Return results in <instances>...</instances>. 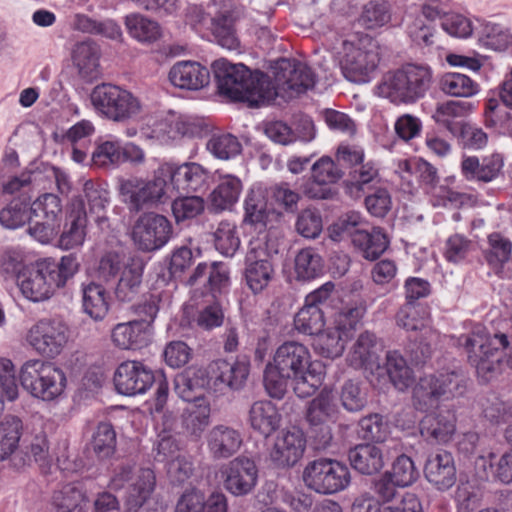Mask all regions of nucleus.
Wrapping results in <instances>:
<instances>
[{"instance_id":"59","label":"nucleus","mask_w":512,"mask_h":512,"mask_svg":"<svg viewBox=\"0 0 512 512\" xmlns=\"http://www.w3.org/2000/svg\"><path fill=\"white\" fill-rule=\"evenodd\" d=\"M441 90L451 96L470 97L477 93L478 85L461 73H446L440 80Z\"/></svg>"},{"instance_id":"33","label":"nucleus","mask_w":512,"mask_h":512,"mask_svg":"<svg viewBox=\"0 0 512 512\" xmlns=\"http://www.w3.org/2000/svg\"><path fill=\"white\" fill-rule=\"evenodd\" d=\"M203 281L204 287L213 298L220 293L229 283V275L224 266L219 262L199 263L192 274L185 280L189 286H194Z\"/></svg>"},{"instance_id":"61","label":"nucleus","mask_w":512,"mask_h":512,"mask_svg":"<svg viewBox=\"0 0 512 512\" xmlns=\"http://www.w3.org/2000/svg\"><path fill=\"white\" fill-rule=\"evenodd\" d=\"M358 434L367 441L384 442L389 435V424L382 415L371 414L360 420Z\"/></svg>"},{"instance_id":"19","label":"nucleus","mask_w":512,"mask_h":512,"mask_svg":"<svg viewBox=\"0 0 512 512\" xmlns=\"http://www.w3.org/2000/svg\"><path fill=\"white\" fill-rule=\"evenodd\" d=\"M224 487L235 496L249 494L256 486L258 469L247 457H236L223 470Z\"/></svg>"},{"instance_id":"36","label":"nucleus","mask_w":512,"mask_h":512,"mask_svg":"<svg viewBox=\"0 0 512 512\" xmlns=\"http://www.w3.org/2000/svg\"><path fill=\"white\" fill-rule=\"evenodd\" d=\"M243 222L255 227L272 228L273 220L282 218V213L267 208V201L261 191H251L245 199Z\"/></svg>"},{"instance_id":"51","label":"nucleus","mask_w":512,"mask_h":512,"mask_svg":"<svg viewBox=\"0 0 512 512\" xmlns=\"http://www.w3.org/2000/svg\"><path fill=\"white\" fill-rule=\"evenodd\" d=\"M210 406L207 403L193 405L182 414V425L185 432L194 439H199L210 423Z\"/></svg>"},{"instance_id":"53","label":"nucleus","mask_w":512,"mask_h":512,"mask_svg":"<svg viewBox=\"0 0 512 512\" xmlns=\"http://www.w3.org/2000/svg\"><path fill=\"white\" fill-rule=\"evenodd\" d=\"M127 258L123 253L108 251L99 259L97 278L105 284H114L123 270L126 269Z\"/></svg>"},{"instance_id":"5","label":"nucleus","mask_w":512,"mask_h":512,"mask_svg":"<svg viewBox=\"0 0 512 512\" xmlns=\"http://www.w3.org/2000/svg\"><path fill=\"white\" fill-rule=\"evenodd\" d=\"M344 40L345 56L341 62L344 77L353 83L362 84L371 80L378 68L386 47L371 34H351Z\"/></svg>"},{"instance_id":"29","label":"nucleus","mask_w":512,"mask_h":512,"mask_svg":"<svg viewBox=\"0 0 512 512\" xmlns=\"http://www.w3.org/2000/svg\"><path fill=\"white\" fill-rule=\"evenodd\" d=\"M87 223V211L82 210L81 200H76L69 206L66 222L59 237V246L69 250L82 245L86 237Z\"/></svg>"},{"instance_id":"60","label":"nucleus","mask_w":512,"mask_h":512,"mask_svg":"<svg viewBox=\"0 0 512 512\" xmlns=\"http://www.w3.org/2000/svg\"><path fill=\"white\" fill-rule=\"evenodd\" d=\"M207 150L216 158L228 160L242 151V145L238 138L232 134L213 135L206 144Z\"/></svg>"},{"instance_id":"24","label":"nucleus","mask_w":512,"mask_h":512,"mask_svg":"<svg viewBox=\"0 0 512 512\" xmlns=\"http://www.w3.org/2000/svg\"><path fill=\"white\" fill-rule=\"evenodd\" d=\"M166 180L170 179L171 185L179 194H189L202 189L207 182V171L197 163H185L176 168L169 164L162 165Z\"/></svg>"},{"instance_id":"22","label":"nucleus","mask_w":512,"mask_h":512,"mask_svg":"<svg viewBox=\"0 0 512 512\" xmlns=\"http://www.w3.org/2000/svg\"><path fill=\"white\" fill-rule=\"evenodd\" d=\"M249 367L248 361L230 363L224 359H217L208 365V375L216 388L227 387L231 390H240L247 381Z\"/></svg>"},{"instance_id":"50","label":"nucleus","mask_w":512,"mask_h":512,"mask_svg":"<svg viewBox=\"0 0 512 512\" xmlns=\"http://www.w3.org/2000/svg\"><path fill=\"white\" fill-rule=\"evenodd\" d=\"M83 308L94 320H102L107 315L109 304L101 284L91 282L83 288Z\"/></svg>"},{"instance_id":"2","label":"nucleus","mask_w":512,"mask_h":512,"mask_svg":"<svg viewBox=\"0 0 512 512\" xmlns=\"http://www.w3.org/2000/svg\"><path fill=\"white\" fill-rule=\"evenodd\" d=\"M80 263L75 254L61 257L58 263L44 261L36 268L19 277L22 294L33 302L48 300L58 288L66 285L79 270Z\"/></svg>"},{"instance_id":"64","label":"nucleus","mask_w":512,"mask_h":512,"mask_svg":"<svg viewBox=\"0 0 512 512\" xmlns=\"http://www.w3.org/2000/svg\"><path fill=\"white\" fill-rule=\"evenodd\" d=\"M386 472L400 487L413 484L419 476L413 460L405 454L398 456L393 462L391 470Z\"/></svg>"},{"instance_id":"46","label":"nucleus","mask_w":512,"mask_h":512,"mask_svg":"<svg viewBox=\"0 0 512 512\" xmlns=\"http://www.w3.org/2000/svg\"><path fill=\"white\" fill-rule=\"evenodd\" d=\"M156 485L154 471L149 468L140 469L136 479L131 483L127 496V504L131 509H139L149 499Z\"/></svg>"},{"instance_id":"52","label":"nucleus","mask_w":512,"mask_h":512,"mask_svg":"<svg viewBox=\"0 0 512 512\" xmlns=\"http://www.w3.org/2000/svg\"><path fill=\"white\" fill-rule=\"evenodd\" d=\"M366 308L361 303H350L335 314V326L346 338H352L354 332L362 325Z\"/></svg>"},{"instance_id":"57","label":"nucleus","mask_w":512,"mask_h":512,"mask_svg":"<svg viewBox=\"0 0 512 512\" xmlns=\"http://www.w3.org/2000/svg\"><path fill=\"white\" fill-rule=\"evenodd\" d=\"M390 19V7L386 1H370L364 6L358 23L365 29H378Z\"/></svg>"},{"instance_id":"62","label":"nucleus","mask_w":512,"mask_h":512,"mask_svg":"<svg viewBox=\"0 0 512 512\" xmlns=\"http://www.w3.org/2000/svg\"><path fill=\"white\" fill-rule=\"evenodd\" d=\"M311 175L317 183L331 186L344 176V172L336 160L323 156L312 165Z\"/></svg>"},{"instance_id":"63","label":"nucleus","mask_w":512,"mask_h":512,"mask_svg":"<svg viewBox=\"0 0 512 512\" xmlns=\"http://www.w3.org/2000/svg\"><path fill=\"white\" fill-rule=\"evenodd\" d=\"M290 375L283 374L273 364L268 363L264 370L263 383L267 394L274 399H283L288 391Z\"/></svg>"},{"instance_id":"20","label":"nucleus","mask_w":512,"mask_h":512,"mask_svg":"<svg viewBox=\"0 0 512 512\" xmlns=\"http://www.w3.org/2000/svg\"><path fill=\"white\" fill-rule=\"evenodd\" d=\"M146 264L140 255H131L127 258L126 269L114 283V295L118 301L131 302L140 295Z\"/></svg>"},{"instance_id":"37","label":"nucleus","mask_w":512,"mask_h":512,"mask_svg":"<svg viewBox=\"0 0 512 512\" xmlns=\"http://www.w3.org/2000/svg\"><path fill=\"white\" fill-rule=\"evenodd\" d=\"M354 247L366 260H377L389 247V237L381 227H373L371 231H357L353 234Z\"/></svg>"},{"instance_id":"6","label":"nucleus","mask_w":512,"mask_h":512,"mask_svg":"<svg viewBox=\"0 0 512 512\" xmlns=\"http://www.w3.org/2000/svg\"><path fill=\"white\" fill-rule=\"evenodd\" d=\"M459 343L464 347L468 361L478 376L489 381L499 369L501 350L507 348L511 341L505 333L491 335L478 330L461 336Z\"/></svg>"},{"instance_id":"11","label":"nucleus","mask_w":512,"mask_h":512,"mask_svg":"<svg viewBox=\"0 0 512 512\" xmlns=\"http://www.w3.org/2000/svg\"><path fill=\"white\" fill-rule=\"evenodd\" d=\"M302 479L307 488L319 494L330 495L349 486L351 473L346 464L323 457L307 463Z\"/></svg>"},{"instance_id":"55","label":"nucleus","mask_w":512,"mask_h":512,"mask_svg":"<svg viewBox=\"0 0 512 512\" xmlns=\"http://www.w3.org/2000/svg\"><path fill=\"white\" fill-rule=\"evenodd\" d=\"M30 218V203L22 199H13L0 211V224L7 229L22 227Z\"/></svg>"},{"instance_id":"25","label":"nucleus","mask_w":512,"mask_h":512,"mask_svg":"<svg viewBox=\"0 0 512 512\" xmlns=\"http://www.w3.org/2000/svg\"><path fill=\"white\" fill-rule=\"evenodd\" d=\"M504 158L499 153H493L481 160L476 156L463 158L461 172L469 181L490 183L502 175Z\"/></svg>"},{"instance_id":"15","label":"nucleus","mask_w":512,"mask_h":512,"mask_svg":"<svg viewBox=\"0 0 512 512\" xmlns=\"http://www.w3.org/2000/svg\"><path fill=\"white\" fill-rule=\"evenodd\" d=\"M415 27L421 31L441 28L444 32H473L478 29L469 18L448 11L440 0H427L422 5L421 15L416 20Z\"/></svg>"},{"instance_id":"35","label":"nucleus","mask_w":512,"mask_h":512,"mask_svg":"<svg viewBox=\"0 0 512 512\" xmlns=\"http://www.w3.org/2000/svg\"><path fill=\"white\" fill-rule=\"evenodd\" d=\"M399 327L408 332H419L426 339H434L436 331L431 326V319L426 309L414 303L403 305L396 315Z\"/></svg>"},{"instance_id":"12","label":"nucleus","mask_w":512,"mask_h":512,"mask_svg":"<svg viewBox=\"0 0 512 512\" xmlns=\"http://www.w3.org/2000/svg\"><path fill=\"white\" fill-rule=\"evenodd\" d=\"M277 249L267 239L250 241L245 257V281L249 289L257 294L272 280L275 270L273 258Z\"/></svg>"},{"instance_id":"49","label":"nucleus","mask_w":512,"mask_h":512,"mask_svg":"<svg viewBox=\"0 0 512 512\" xmlns=\"http://www.w3.org/2000/svg\"><path fill=\"white\" fill-rule=\"evenodd\" d=\"M323 259L311 247L301 249L295 257V274L298 280H312L323 273Z\"/></svg>"},{"instance_id":"16","label":"nucleus","mask_w":512,"mask_h":512,"mask_svg":"<svg viewBox=\"0 0 512 512\" xmlns=\"http://www.w3.org/2000/svg\"><path fill=\"white\" fill-rule=\"evenodd\" d=\"M69 329L61 321L44 318L37 321L27 332V343L40 355L54 358L68 342Z\"/></svg>"},{"instance_id":"13","label":"nucleus","mask_w":512,"mask_h":512,"mask_svg":"<svg viewBox=\"0 0 512 512\" xmlns=\"http://www.w3.org/2000/svg\"><path fill=\"white\" fill-rule=\"evenodd\" d=\"M28 233L41 243H49L59 232L62 216L61 199L45 193L30 204Z\"/></svg>"},{"instance_id":"44","label":"nucleus","mask_w":512,"mask_h":512,"mask_svg":"<svg viewBox=\"0 0 512 512\" xmlns=\"http://www.w3.org/2000/svg\"><path fill=\"white\" fill-rule=\"evenodd\" d=\"M348 339L336 327H332L318 332L314 336L312 346L317 354L333 359L343 354Z\"/></svg>"},{"instance_id":"30","label":"nucleus","mask_w":512,"mask_h":512,"mask_svg":"<svg viewBox=\"0 0 512 512\" xmlns=\"http://www.w3.org/2000/svg\"><path fill=\"white\" fill-rule=\"evenodd\" d=\"M340 413L337 396L333 390L324 388L307 405L305 420L309 426L334 423Z\"/></svg>"},{"instance_id":"18","label":"nucleus","mask_w":512,"mask_h":512,"mask_svg":"<svg viewBox=\"0 0 512 512\" xmlns=\"http://www.w3.org/2000/svg\"><path fill=\"white\" fill-rule=\"evenodd\" d=\"M305 447L306 438L301 430L292 428L282 431L269 453L271 465L277 469L293 467L303 457Z\"/></svg>"},{"instance_id":"45","label":"nucleus","mask_w":512,"mask_h":512,"mask_svg":"<svg viewBox=\"0 0 512 512\" xmlns=\"http://www.w3.org/2000/svg\"><path fill=\"white\" fill-rule=\"evenodd\" d=\"M376 342L377 338L373 332H362L349 353V364L356 369L371 368L375 358Z\"/></svg>"},{"instance_id":"27","label":"nucleus","mask_w":512,"mask_h":512,"mask_svg":"<svg viewBox=\"0 0 512 512\" xmlns=\"http://www.w3.org/2000/svg\"><path fill=\"white\" fill-rule=\"evenodd\" d=\"M76 200H81L82 210H86V205L88 206L89 213L95 215V222L100 229L104 230L109 226V219L105 213L110 197L102 185L87 180L83 185L82 194L74 196L70 204H74Z\"/></svg>"},{"instance_id":"43","label":"nucleus","mask_w":512,"mask_h":512,"mask_svg":"<svg viewBox=\"0 0 512 512\" xmlns=\"http://www.w3.org/2000/svg\"><path fill=\"white\" fill-rule=\"evenodd\" d=\"M23 429V422L17 416L8 415L0 421V461L8 459L16 452Z\"/></svg>"},{"instance_id":"41","label":"nucleus","mask_w":512,"mask_h":512,"mask_svg":"<svg viewBox=\"0 0 512 512\" xmlns=\"http://www.w3.org/2000/svg\"><path fill=\"white\" fill-rule=\"evenodd\" d=\"M88 497L79 483H68L54 492L52 505L54 512H86Z\"/></svg>"},{"instance_id":"47","label":"nucleus","mask_w":512,"mask_h":512,"mask_svg":"<svg viewBox=\"0 0 512 512\" xmlns=\"http://www.w3.org/2000/svg\"><path fill=\"white\" fill-rule=\"evenodd\" d=\"M90 446L98 460L113 457L117 448V435L113 425L108 422L99 423L92 435Z\"/></svg>"},{"instance_id":"23","label":"nucleus","mask_w":512,"mask_h":512,"mask_svg":"<svg viewBox=\"0 0 512 512\" xmlns=\"http://www.w3.org/2000/svg\"><path fill=\"white\" fill-rule=\"evenodd\" d=\"M101 48L92 39L77 42L71 51V59L80 78L87 82L98 79L101 75Z\"/></svg>"},{"instance_id":"8","label":"nucleus","mask_w":512,"mask_h":512,"mask_svg":"<svg viewBox=\"0 0 512 512\" xmlns=\"http://www.w3.org/2000/svg\"><path fill=\"white\" fill-rule=\"evenodd\" d=\"M466 379L458 371L431 374L419 379L412 392L415 409L425 412L433 408L439 400L464 394Z\"/></svg>"},{"instance_id":"4","label":"nucleus","mask_w":512,"mask_h":512,"mask_svg":"<svg viewBox=\"0 0 512 512\" xmlns=\"http://www.w3.org/2000/svg\"><path fill=\"white\" fill-rule=\"evenodd\" d=\"M283 374L292 377L293 389L299 398H307L321 385V378L311 369L309 349L297 341H286L275 351L271 363Z\"/></svg>"},{"instance_id":"3","label":"nucleus","mask_w":512,"mask_h":512,"mask_svg":"<svg viewBox=\"0 0 512 512\" xmlns=\"http://www.w3.org/2000/svg\"><path fill=\"white\" fill-rule=\"evenodd\" d=\"M433 72L427 64L406 63L388 73L378 86L379 95L394 104H413L431 88Z\"/></svg>"},{"instance_id":"17","label":"nucleus","mask_w":512,"mask_h":512,"mask_svg":"<svg viewBox=\"0 0 512 512\" xmlns=\"http://www.w3.org/2000/svg\"><path fill=\"white\" fill-rule=\"evenodd\" d=\"M151 367L142 361L126 360L118 365L113 376L115 390L125 396L146 393L155 382Z\"/></svg>"},{"instance_id":"21","label":"nucleus","mask_w":512,"mask_h":512,"mask_svg":"<svg viewBox=\"0 0 512 512\" xmlns=\"http://www.w3.org/2000/svg\"><path fill=\"white\" fill-rule=\"evenodd\" d=\"M168 80L178 89L198 91L209 85L210 71L197 61H178L170 68Z\"/></svg>"},{"instance_id":"54","label":"nucleus","mask_w":512,"mask_h":512,"mask_svg":"<svg viewBox=\"0 0 512 512\" xmlns=\"http://www.w3.org/2000/svg\"><path fill=\"white\" fill-rule=\"evenodd\" d=\"M324 326V314L320 307L304 304L294 317L295 329L305 335L315 336Z\"/></svg>"},{"instance_id":"34","label":"nucleus","mask_w":512,"mask_h":512,"mask_svg":"<svg viewBox=\"0 0 512 512\" xmlns=\"http://www.w3.org/2000/svg\"><path fill=\"white\" fill-rule=\"evenodd\" d=\"M248 423L254 431L268 438L280 427L281 415L272 402L260 400L251 405Z\"/></svg>"},{"instance_id":"9","label":"nucleus","mask_w":512,"mask_h":512,"mask_svg":"<svg viewBox=\"0 0 512 512\" xmlns=\"http://www.w3.org/2000/svg\"><path fill=\"white\" fill-rule=\"evenodd\" d=\"M94 109L108 120L124 123L136 118L141 112V103L130 91L117 85L102 83L90 94Z\"/></svg>"},{"instance_id":"31","label":"nucleus","mask_w":512,"mask_h":512,"mask_svg":"<svg viewBox=\"0 0 512 512\" xmlns=\"http://www.w3.org/2000/svg\"><path fill=\"white\" fill-rule=\"evenodd\" d=\"M242 443L241 433L227 425H216L207 435L208 449L215 459H227L233 456Z\"/></svg>"},{"instance_id":"56","label":"nucleus","mask_w":512,"mask_h":512,"mask_svg":"<svg viewBox=\"0 0 512 512\" xmlns=\"http://www.w3.org/2000/svg\"><path fill=\"white\" fill-rule=\"evenodd\" d=\"M214 246L217 251L226 257L235 255L240 247V238L237 227L229 221H221L214 232Z\"/></svg>"},{"instance_id":"1","label":"nucleus","mask_w":512,"mask_h":512,"mask_svg":"<svg viewBox=\"0 0 512 512\" xmlns=\"http://www.w3.org/2000/svg\"><path fill=\"white\" fill-rule=\"evenodd\" d=\"M211 68L220 95L234 102H247L252 108L269 104L277 97L293 99L312 89L316 83L313 70L292 58L270 61L273 82L263 72H252L244 64H233L226 59L215 60Z\"/></svg>"},{"instance_id":"10","label":"nucleus","mask_w":512,"mask_h":512,"mask_svg":"<svg viewBox=\"0 0 512 512\" xmlns=\"http://www.w3.org/2000/svg\"><path fill=\"white\" fill-rule=\"evenodd\" d=\"M167 168L160 166L151 180L131 178L121 182L120 195L130 212L138 213L144 208L154 207L168 199Z\"/></svg>"},{"instance_id":"7","label":"nucleus","mask_w":512,"mask_h":512,"mask_svg":"<svg viewBox=\"0 0 512 512\" xmlns=\"http://www.w3.org/2000/svg\"><path fill=\"white\" fill-rule=\"evenodd\" d=\"M19 379L28 393L43 401L56 399L66 386L63 370L40 359L26 361L20 369Z\"/></svg>"},{"instance_id":"26","label":"nucleus","mask_w":512,"mask_h":512,"mask_svg":"<svg viewBox=\"0 0 512 512\" xmlns=\"http://www.w3.org/2000/svg\"><path fill=\"white\" fill-rule=\"evenodd\" d=\"M424 474L429 483L440 491L450 489L456 482L454 458L447 451H438L428 456Z\"/></svg>"},{"instance_id":"42","label":"nucleus","mask_w":512,"mask_h":512,"mask_svg":"<svg viewBox=\"0 0 512 512\" xmlns=\"http://www.w3.org/2000/svg\"><path fill=\"white\" fill-rule=\"evenodd\" d=\"M385 370L393 386L399 391H404L414 382L412 369L406 359L397 351H388L385 356Z\"/></svg>"},{"instance_id":"40","label":"nucleus","mask_w":512,"mask_h":512,"mask_svg":"<svg viewBox=\"0 0 512 512\" xmlns=\"http://www.w3.org/2000/svg\"><path fill=\"white\" fill-rule=\"evenodd\" d=\"M242 191L241 180L234 175H223L210 193V207L214 212L230 209L239 199Z\"/></svg>"},{"instance_id":"28","label":"nucleus","mask_w":512,"mask_h":512,"mask_svg":"<svg viewBox=\"0 0 512 512\" xmlns=\"http://www.w3.org/2000/svg\"><path fill=\"white\" fill-rule=\"evenodd\" d=\"M420 433L428 441L447 443L456 430V416L450 410L425 415L420 421Z\"/></svg>"},{"instance_id":"58","label":"nucleus","mask_w":512,"mask_h":512,"mask_svg":"<svg viewBox=\"0 0 512 512\" xmlns=\"http://www.w3.org/2000/svg\"><path fill=\"white\" fill-rule=\"evenodd\" d=\"M48 442L43 436H36L31 443L25 447L20 454L12 458L13 466L17 469L29 466L32 461L36 463H46L48 459Z\"/></svg>"},{"instance_id":"39","label":"nucleus","mask_w":512,"mask_h":512,"mask_svg":"<svg viewBox=\"0 0 512 512\" xmlns=\"http://www.w3.org/2000/svg\"><path fill=\"white\" fill-rule=\"evenodd\" d=\"M212 384L206 369H187L175 379V391L185 401L200 400L202 390Z\"/></svg>"},{"instance_id":"48","label":"nucleus","mask_w":512,"mask_h":512,"mask_svg":"<svg viewBox=\"0 0 512 512\" xmlns=\"http://www.w3.org/2000/svg\"><path fill=\"white\" fill-rule=\"evenodd\" d=\"M487 248L484 257L487 263L497 271L501 270L512 255V242L500 233L494 232L488 235Z\"/></svg>"},{"instance_id":"38","label":"nucleus","mask_w":512,"mask_h":512,"mask_svg":"<svg viewBox=\"0 0 512 512\" xmlns=\"http://www.w3.org/2000/svg\"><path fill=\"white\" fill-rule=\"evenodd\" d=\"M351 466L363 475H373L384 467L383 451L376 445L358 444L348 452Z\"/></svg>"},{"instance_id":"14","label":"nucleus","mask_w":512,"mask_h":512,"mask_svg":"<svg viewBox=\"0 0 512 512\" xmlns=\"http://www.w3.org/2000/svg\"><path fill=\"white\" fill-rule=\"evenodd\" d=\"M173 235V226L164 215L145 212L134 222L131 240L142 252H154L164 247Z\"/></svg>"},{"instance_id":"32","label":"nucleus","mask_w":512,"mask_h":512,"mask_svg":"<svg viewBox=\"0 0 512 512\" xmlns=\"http://www.w3.org/2000/svg\"><path fill=\"white\" fill-rule=\"evenodd\" d=\"M151 330L145 322L132 320L117 324L111 333L112 342L120 349H140L150 341Z\"/></svg>"}]
</instances>
